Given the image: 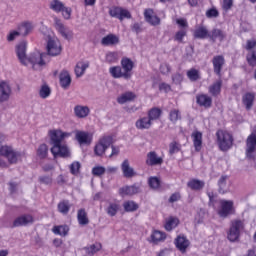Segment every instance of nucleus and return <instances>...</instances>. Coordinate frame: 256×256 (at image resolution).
Listing matches in <instances>:
<instances>
[{
	"label": "nucleus",
	"instance_id": "1",
	"mask_svg": "<svg viewBox=\"0 0 256 256\" xmlns=\"http://www.w3.org/2000/svg\"><path fill=\"white\" fill-rule=\"evenodd\" d=\"M71 137V133L63 132L61 130H52L50 131V141H51V153L54 157H71V152L67 144L63 143L64 139Z\"/></svg>",
	"mask_w": 256,
	"mask_h": 256
},
{
	"label": "nucleus",
	"instance_id": "2",
	"mask_svg": "<svg viewBox=\"0 0 256 256\" xmlns=\"http://www.w3.org/2000/svg\"><path fill=\"white\" fill-rule=\"evenodd\" d=\"M216 137L220 151H229V149L233 147V135H231L229 132L218 130Z\"/></svg>",
	"mask_w": 256,
	"mask_h": 256
},
{
	"label": "nucleus",
	"instance_id": "3",
	"mask_svg": "<svg viewBox=\"0 0 256 256\" xmlns=\"http://www.w3.org/2000/svg\"><path fill=\"white\" fill-rule=\"evenodd\" d=\"M47 57L46 53L34 52L30 54V57L27 58V65L31 63L34 71H41L47 63L45 62V58Z\"/></svg>",
	"mask_w": 256,
	"mask_h": 256
},
{
	"label": "nucleus",
	"instance_id": "4",
	"mask_svg": "<svg viewBox=\"0 0 256 256\" xmlns=\"http://www.w3.org/2000/svg\"><path fill=\"white\" fill-rule=\"evenodd\" d=\"M113 145V137L104 136L99 139L98 143L94 147V153L97 157H103L109 147Z\"/></svg>",
	"mask_w": 256,
	"mask_h": 256
},
{
	"label": "nucleus",
	"instance_id": "5",
	"mask_svg": "<svg viewBox=\"0 0 256 256\" xmlns=\"http://www.w3.org/2000/svg\"><path fill=\"white\" fill-rule=\"evenodd\" d=\"M245 224L241 220H233L230 225L227 237L233 243L239 239L241 231H243Z\"/></svg>",
	"mask_w": 256,
	"mask_h": 256
},
{
	"label": "nucleus",
	"instance_id": "6",
	"mask_svg": "<svg viewBox=\"0 0 256 256\" xmlns=\"http://www.w3.org/2000/svg\"><path fill=\"white\" fill-rule=\"evenodd\" d=\"M235 206L233 200H220V209L218 210L219 217L226 219L229 215H234Z\"/></svg>",
	"mask_w": 256,
	"mask_h": 256
},
{
	"label": "nucleus",
	"instance_id": "7",
	"mask_svg": "<svg viewBox=\"0 0 256 256\" xmlns=\"http://www.w3.org/2000/svg\"><path fill=\"white\" fill-rule=\"evenodd\" d=\"M0 156L5 157L9 163H17L21 157V153L13 150L11 146H2L0 147Z\"/></svg>",
	"mask_w": 256,
	"mask_h": 256
},
{
	"label": "nucleus",
	"instance_id": "8",
	"mask_svg": "<svg viewBox=\"0 0 256 256\" xmlns=\"http://www.w3.org/2000/svg\"><path fill=\"white\" fill-rule=\"evenodd\" d=\"M47 41V55L51 57H57V55H61V42L55 37L49 38Z\"/></svg>",
	"mask_w": 256,
	"mask_h": 256
},
{
	"label": "nucleus",
	"instance_id": "9",
	"mask_svg": "<svg viewBox=\"0 0 256 256\" xmlns=\"http://www.w3.org/2000/svg\"><path fill=\"white\" fill-rule=\"evenodd\" d=\"M11 95H13L11 85L6 81L0 82V103H7L11 99Z\"/></svg>",
	"mask_w": 256,
	"mask_h": 256
},
{
	"label": "nucleus",
	"instance_id": "10",
	"mask_svg": "<svg viewBox=\"0 0 256 256\" xmlns=\"http://www.w3.org/2000/svg\"><path fill=\"white\" fill-rule=\"evenodd\" d=\"M133 67H135V63L133 62V60H131V58H127V57L122 58L121 69L124 75H126L127 81L131 79V77H133Z\"/></svg>",
	"mask_w": 256,
	"mask_h": 256
},
{
	"label": "nucleus",
	"instance_id": "11",
	"mask_svg": "<svg viewBox=\"0 0 256 256\" xmlns=\"http://www.w3.org/2000/svg\"><path fill=\"white\" fill-rule=\"evenodd\" d=\"M16 55L21 63V65L27 66V42L22 41L16 45Z\"/></svg>",
	"mask_w": 256,
	"mask_h": 256
},
{
	"label": "nucleus",
	"instance_id": "12",
	"mask_svg": "<svg viewBox=\"0 0 256 256\" xmlns=\"http://www.w3.org/2000/svg\"><path fill=\"white\" fill-rule=\"evenodd\" d=\"M75 139L79 145H91L93 141V134L81 130H76Z\"/></svg>",
	"mask_w": 256,
	"mask_h": 256
},
{
	"label": "nucleus",
	"instance_id": "13",
	"mask_svg": "<svg viewBox=\"0 0 256 256\" xmlns=\"http://www.w3.org/2000/svg\"><path fill=\"white\" fill-rule=\"evenodd\" d=\"M35 29V24L32 21H23L17 26V30L20 33L21 37H28L33 33Z\"/></svg>",
	"mask_w": 256,
	"mask_h": 256
},
{
	"label": "nucleus",
	"instance_id": "14",
	"mask_svg": "<svg viewBox=\"0 0 256 256\" xmlns=\"http://www.w3.org/2000/svg\"><path fill=\"white\" fill-rule=\"evenodd\" d=\"M144 19L146 23L152 25V27H157V25H161V18L155 15V11L153 9L148 8L144 11Z\"/></svg>",
	"mask_w": 256,
	"mask_h": 256
},
{
	"label": "nucleus",
	"instance_id": "15",
	"mask_svg": "<svg viewBox=\"0 0 256 256\" xmlns=\"http://www.w3.org/2000/svg\"><path fill=\"white\" fill-rule=\"evenodd\" d=\"M138 193H141V185L139 184L124 186L119 189V195H121V197H125V196L131 197L133 195H137Z\"/></svg>",
	"mask_w": 256,
	"mask_h": 256
},
{
	"label": "nucleus",
	"instance_id": "16",
	"mask_svg": "<svg viewBox=\"0 0 256 256\" xmlns=\"http://www.w3.org/2000/svg\"><path fill=\"white\" fill-rule=\"evenodd\" d=\"M121 171H122L123 177H125L126 179H133V177L137 176V172H135V169L131 167L129 159H125L122 162Z\"/></svg>",
	"mask_w": 256,
	"mask_h": 256
},
{
	"label": "nucleus",
	"instance_id": "17",
	"mask_svg": "<svg viewBox=\"0 0 256 256\" xmlns=\"http://www.w3.org/2000/svg\"><path fill=\"white\" fill-rule=\"evenodd\" d=\"M214 73L221 77V71H223V67H225V57L223 55L214 56L212 59Z\"/></svg>",
	"mask_w": 256,
	"mask_h": 256
},
{
	"label": "nucleus",
	"instance_id": "18",
	"mask_svg": "<svg viewBox=\"0 0 256 256\" xmlns=\"http://www.w3.org/2000/svg\"><path fill=\"white\" fill-rule=\"evenodd\" d=\"M196 103L200 107H205V109H209V107L213 105V98H211L207 94H198L196 96Z\"/></svg>",
	"mask_w": 256,
	"mask_h": 256
},
{
	"label": "nucleus",
	"instance_id": "19",
	"mask_svg": "<svg viewBox=\"0 0 256 256\" xmlns=\"http://www.w3.org/2000/svg\"><path fill=\"white\" fill-rule=\"evenodd\" d=\"M218 187V192L222 195H225V193H229L231 189V182H229V177L221 176L218 180Z\"/></svg>",
	"mask_w": 256,
	"mask_h": 256
},
{
	"label": "nucleus",
	"instance_id": "20",
	"mask_svg": "<svg viewBox=\"0 0 256 256\" xmlns=\"http://www.w3.org/2000/svg\"><path fill=\"white\" fill-rule=\"evenodd\" d=\"M55 27L58 33H60L64 39H71L73 37V32H71L69 28H66L65 25L61 23V20L55 19Z\"/></svg>",
	"mask_w": 256,
	"mask_h": 256
},
{
	"label": "nucleus",
	"instance_id": "21",
	"mask_svg": "<svg viewBox=\"0 0 256 256\" xmlns=\"http://www.w3.org/2000/svg\"><path fill=\"white\" fill-rule=\"evenodd\" d=\"M146 165L154 167L155 165H163V158L157 155V152L151 151L147 154Z\"/></svg>",
	"mask_w": 256,
	"mask_h": 256
},
{
	"label": "nucleus",
	"instance_id": "22",
	"mask_svg": "<svg viewBox=\"0 0 256 256\" xmlns=\"http://www.w3.org/2000/svg\"><path fill=\"white\" fill-rule=\"evenodd\" d=\"M33 216L26 214L20 217H17L13 222V227H25L33 223Z\"/></svg>",
	"mask_w": 256,
	"mask_h": 256
},
{
	"label": "nucleus",
	"instance_id": "23",
	"mask_svg": "<svg viewBox=\"0 0 256 256\" xmlns=\"http://www.w3.org/2000/svg\"><path fill=\"white\" fill-rule=\"evenodd\" d=\"M59 81H60V87L62 89H69L71 87V74H69V71L63 70L59 75Z\"/></svg>",
	"mask_w": 256,
	"mask_h": 256
},
{
	"label": "nucleus",
	"instance_id": "24",
	"mask_svg": "<svg viewBox=\"0 0 256 256\" xmlns=\"http://www.w3.org/2000/svg\"><path fill=\"white\" fill-rule=\"evenodd\" d=\"M242 103L247 111L253 109V103H255V93L247 92L242 96Z\"/></svg>",
	"mask_w": 256,
	"mask_h": 256
},
{
	"label": "nucleus",
	"instance_id": "25",
	"mask_svg": "<svg viewBox=\"0 0 256 256\" xmlns=\"http://www.w3.org/2000/svg\"><path fill=\"white\" fill-rule=\"evenodd\" d=\"M89 113H91V109H89L88 106L76 105L74 107V114L78 119H85L86 117H89Z\"/></svg>",
	"mask_w": 256,
	"mask_h": 256
},
{
	"label": "nucleus",
	"instance_id": "26",
	"mask_svg": "<svg viewBox=\"0 0 256 256\" xmlns=\"http://www.w3.org/2000/svg\"><path fill=\"white\" fill-rule=\"evenodd\" d=\"M101 45L104 47H113V45H119V38L115 34H108L102 38Z\"/></svg>",
	"mask_w": 256,
	"mask_h": 256
},
{
	"label": "nucleus",
	"instance_id": "27",
	"mask_svg": "<svg viewBox=\"0 0 256 256\" xmlns=\"http://www.w3.org/2000/svg\"><path fill=\"white\" fill-rule=\"evenodd\" d=\"M135 99H137V95H135V93L128 91L123 93L121 96H119L117 98V102L120 105H125V103H129L131 101H135Z\"/></svg>",
	"mask_w": 256,
	"mask_h": 256
},
{
	"label": "nucleus",
	"instance_id": "28",
	"mask_svg": "<svg viewBox=\"0 0 256 256\" xmlns=\"http://www.w3.org/2000/svg\"><path fill=\"white\" fill-rule=\"evenodd\" d=\"M221 87H223V80L218 79L216 82L209 86L208 91L212 97H217L221 94Z\"/></svg>",
	"mask_w": 256,
	"mask_h": 256
},
{
	"label": "nucleus",
	"instance_id": "29",
	"mask_svg": "<svg viewBox=\"0 0 256 256\" xmlns=\"http://www.w3.org/2000/svg\"><path fill=\"white\" fill-rule=\"evenodd\" d=\"M87 69H89V61H80L76 64L75 66V75L76 77H83V75H85V71H87Z\"/></svg>",
	"mask_w": 256,
	"mask_h": 256
},
{
	"label": "nucleus",
	"instance_id": "30",
	"mask_svg": "<svg viewBox=\"0 0 256 256\" xmlns=\"http://www.w3.org/2000/svg\"><path fill=\"white\" fill-rule=\"evenodd\" d=\"M153 123L149 119V117H142L138 119L135 123L136 129L145 130V129H151V126Z\"/></svg>",
	"mask_w": 256,
	"mask_h": 256
},
{
	"label": "nucleus",
	"instance_id": "31",
	"mask_svg": "<svg viewBox=\"0 0 256 256\" xmlns=\"http://www.w3.org/2000/svg\"><path fill=\"white\" fill-rule=\"evenodd\" d=\"M226 35L225 32H223L221 29H213L211 31V33L208 36V39H210V41L212 43H215V41H223L225 39Z\"/></svg>",
	"mask_w": 256,
	"mask_h": 256
},
{
	"label": "nucleus",
	"instance_id": "32",
	"mask_svg": "<svg viewBox=\"0 0 256 256\" xmlns=\"http://www.w3.org/2000/svg\"><path fill=\"white\" fill-rule=\"evenodd\" d=\"M193 145L196 151H201L203 146V134L199 131L192 133Z\"/></svg>",
	"mask_w": 256,
	"mask_h": 256
},
{
	"label": "nucleus",
	"instance_id": "33",
	"mask_svg": "<svg viewBox=\"0 0 256 256\" xmlns=\"http://www.w3.org/2000/svg\"><path fill=\"white\" fill-rule=\"evenodd\" d=\"M175 245L179 251L185 253V251H187V247H189V240L184 236H178L175 240Z\"/></svg>",
	"mask_w": 256,
	"mask_h": 256
},
{
	"label": "nucleus",
	"instance_id": "34",
	"mask_svg": "<svg viewBox=\"0 0 256 256\" xmlns=\"http://www.w3.org/2000/svg\"><path fill=\"white\" fill-rule=\"evenodd\" d=\"M109 73L114 79H127L121 66H114L109 68Z\"/></svg>",
	"mask_w": 256,
	"mask_h": 256
},
{
	"label": "nucleus",
	"instance_id": "35",
	"mask_svg": "<svg viewBox=\"0 0 256 256\" xmlns=\"http://www.w3.org/2000/svg\"><path fill=\"white\" fill-rule=\"evenodd\" d=\"M187 186L189 189H192V191H201V189L205 187V182L203 180L192 179L187 183Z\"/></svg>",
	"mask_w": 256,
	"mask_h": 256
},
{
	"label": "nucleus",
	"instance_id": "36",
	"mask_svg": "<svg viewBox=\"0 0 256 256\" xmlns=\"http://www.w3.org/2000/svg\"><path fill=\"white\" fill-rule=\"evenodd\" d=\"M58 211L62 215H68L69 211H71V203L69 200H62L58 203Z\"/></svg>",
	"mask_w": 256,
	"mask_h": 256
},
{
	"label": "nucleus",
	"instance_id": "37",
	"mask_svg": "<svg viewBox=\"0 0 256 256\" xmlns=\"http://www.w3.org/2000/svg\"><path fill=\"white\" fill-rule=\"evenodd\" d=\"M209 35V30L205 26H200L194 31L195 39H207Z\"/></svg>",
	"mask_w": 256,
	"mask_h": 256
},
{
	"label": "nucleus",
	"instance_id": "38",
	"mask_svg": "<svg viewBox=\"0 0 256 256\" xmlns=\"http://www.w3.org/2000/svg\"><path fill=\"white\" fill-rule=\"evenodd\" d=\"M77 219L79 225H89V218L87 217V211H85V208L78 210Z\"/></svg>",
	"mask_w": 256,
	"mask_h": 256
},
{
	"label": "nucleus",
	"instance_id": "39",
	"mask_svg": "<svg viewBox=\"0 0 256 256\" xmlns=\"http://www.w3.org/2000/svg\"><path fill=\"white\" fill-rule=\"evenodd\" d=\"M177 225H179V218L169 217L166 220V224L164 227H165L166 231H173V229H175V227H177Z\"/></svg>",
	"mask_w": 256,
	"mask_h": 256
},
{
	"label": "nucleus",
	"instance_id": "40",
	"mask_svg": "<svg viewBox=\"0 0 256 256\" xmlns=\"http://www.w3.org/2000/svg\"><path fill=\"white\" fill-rule=\"evenodd\" d=\"M163 111L157 107H154L148 111V118L153 121H157L162 115Z\"/></svg>",
	"mask_w": 256,
	"mask_h": 256
},
{
	"label": "nucleus",
	"instance_id": "41",
	"mask_svg": "<svg viewBox=\"0 0 256 256\" xmlns=\"http://www.w3.org/2000/svg\"><path fill=\"white\" fill-rule=\"evenodd\" d=\"M64 7L65 4H63V2H61L60 0H52L50 2V9H52V11H55L56 13H61Z\"/></svg>",
	"mask_w": 256,
	"mask_h": 256
},
{
	"label": "nucleus",
	"instance_id": "42",
	"mask_svg": "<svg viewBox=\"0 0 256 256\" xmlns=\"http://www.w3.org/2000/svg\"><path fill=\"white\" fill-rule=\"evenodd\" d=\"M187 77L190 81H199L201 79V73L195 68H191L187 71Z\"/></svg>",
	"mask_w": 256,
	"mask_h": 256
},
{
	"label": "nucleus",
	"instance_id": "43",
	"mask_svg": "<svg viewBox=\"0 0 256 256\" xmlns=\"http://www.w3.org/2000/svg\"><path fill=\"white\" fill-rule=\"evenodd\" d=\"M169 119L171 123L181 121V111H179V109H172L169 113Z\"/></svg>",
	"mask_w": 256,
	"mask_h": 256
},
{
	"label": "nucleus",
	"instance_id": "44",
	"mask_svg": "<svg viewBox=\"0 0 256 256\" xmlns=\"http://www.w3.org/2000/svg\"><path fill=\"white\" fill-rule=\"evenodd\" d=\"M48 153L49 148L47 147V144H41L37 149V156L39 157V159H45Z\"/></svg>",
	"mask_w": 256,
	"mask_h": 256
},
{
	"label": "nucleus",
	"instance_id": "45",
	"mask_svg": "<svg viewBox=\"0 0 256 256\" xmlns=\"http://www.w3.org/2000/svg\"><path fill=\"white\" fill-rule=\"evenodd\" d=\"M53 231L56 235H61L62 237H65L67 233H69V226H55Z\"/></svg>",
	"mask_w": 256,
	"mask_h": 256
},
{
	"label": "nucleus",
	"instance_id": "46",
	"mask_svg": "<svg viewBox=\"0 0 256 256\" xmlns=\"http://www.w3.org/2000/svg\"><path fill=\"white\" fill-rule=\"evenodd\" d=\"M50 95H51V88L49 87V85L47 84L42 85L39 90V96L41 97V99H47V97H49Z\"/></svg>",
	"mask_w": 256,
	"mask_h": 256
},
{
	"label": "nucleus",
	"instance_id": "47",
	"mask_svg": "<svg viewBox=\"0 0 256 256\" xmlns=\"http://www.w3.org/2000/svg\"><path fill=\"white\" fill-rule=\"evenodd\" d=\"M166 237L167 236L165 235V233L159 230H155L151 235V239L153 243H158V241H163L164 239H166Z\"/></svg>",
	"mask_w": 256,
	"mask_h": 256
},
{
	"label": "nucleus",
	"instance_id": "48",
	"mask_svg": "<svg viewBox=\"0 0 256 256\" xmlns=\"http://www.w3.org/2000/svg\"><path fill=\"white\" fill-rule=\"evenodd\" d=\"M181 151V144L177 141H172L169 144V155H175Z\"/></svg>",
	"mask_w": 256,
	"mask_h": 256
},
{
	"label": "nucleus",
	"instance_id": "49",
	"mask_svg": "<svg viewBox=\"0 0 256 256\" xmlns=\"http://www.w3.org/2000/svg\"><path fill=\"white\" fill-rule=\"evenodd\" d=\"M119 211V204L110 203L106 212L110 217H115Z\"/></svg>",
	"mask_w": 256,
	"mask_h": 256
},
{
	"label": "nucleus",
	"instance_id": "50",
	"mask_svg": "<svg viewBox=\"0 0 256 256\" xmlns=\"http://www.w3.org/2000/svg\"><path fill=\"white\" fill-rule=\"evenodd\" d=\"M101 243L92 244L89 247L85 248L87 255L93 256L94 253L101 251Z\"/></svg>",
	"mask_w": 256,
	"mask_h": 256
},
{
	"label": "nucleus",
	"instance_id": "51",
	"mask_svg": "<svg viewBox=\"0 0 256 256\" xmlns=\"http://www.w3.org/2000/svg\"><path fill=\"white\" fill-rule=\"evenodd\" d=\"M123 207H124V210L127 211L128 213L137 211V209H139V205H137V203H135L134 201L125 202Z\"/></svg>",
	"mask_w": 256,
	"mask_h": 256
},
{
	"label": "nucleus",
	"instance_id": "52",
	"mask_svg": "<svg viewBox=\"0 0 256 256\" xmlns=\"http://www.w3.org/2000/svg\"><path fill=\"white\" fill-rule=\"evenodd\" d=\"M40 33H42V35L44 36V39L46 41H49V39H53V36H52V32H51V29H49L47 26L45 25H42L40 27Z\"/></svg>",
	"mask_w": 256,
	"mask_h": 256
},
{
	"label": "nucleus",
	"instance_id": "53",
	"mask_svg": "<svg viewBox=\"0 0 256 256\" xmlns=\"http://www.w3.org/2000/svg\"><path fill=\"white\" fill-rule=\"evenodd\" d=\"M148 183L151 189H159L161 187V180L157 177H150Z\"/></svg>",
	"mask_w": 256,
	"mask_h": 256
},
{
	"label": "nucleus",
	"instance_id": "54",
	"mask_svg": "<svg viewBox=\"0 0 256 256\" xmlns=\"http://www.w3.org/2000/svg\"><path fill=\"white\" fill-rule=\"evenodd\" d=\"M105 171H107L105 169V167L103 166H95L93 169H92V174L95 176V177H101V175H105Z\"/></svg>",
	"mask_w": 256,
	"mask_h": 256
},
{
	"label": "nucleus",
	"instance_id": "55",
	"mask_svg": "<svg viewBox=\"0 0 256 256\" xmlns=\"http://www.w3.org/2000/svg\"><path fill=\"white\" fill-rule=\"evenodd\" d=\"M119 57L117 55V52H109L106 54V61L107 63H117Z\"/></svg>",
	"mask_w": 256,
	"mask_h": 256
},
{
	"label": "nucleus",
	"instance_id": "56",
	"mask_svg": "<svg viewBox=\"0 0 256 256\" xmlns=\"http://www.w3.org/2000/svg\"><path fill=\"white\" fill-rule=\"evenodd\" d=\"M80 169H81V163L79 162H73L70 165V172L72 173V175H79Z\"/></svg>",
	"mask_w": 256,
	"mask_h": 256
},
{
	"label": "nucleus",
	"instance_id": "57",
	"mask_svg": "<svg viewBox=\"0 0 256 256\" xmlns=\"http://www.w3.org/2000/svg\"><path fill=\"white\" fill-rule=\"evenodd\" d=\"M118 19H120V21H123V19H131V12H129V10H127V9L121 8L120 16Z\"/></svg>",
	"mask_w": 256,
	"mask_h": 256
},
{
	"label": "nucleus",
	"instance_id": "58",
	"mask_svg": "<svg viewBox=\"0 0 256 256\" xmlns=\"http://www.w3.org/2000/svg\"><path fill=\"white\" fill-rule=\"evenodd\" d=\"M247 61L251 67L256 66V50L252 51V53L247 56Z\"/></svg>",
	"mask_w": 256,
	"mask_h": 256
},
{
	"label": "nucleus",
	"instance_id": "59",
	"mask_svg": "<svg viewBox=\"0 0 256 256\" xmlns=\"http://www.w3.org/2000/svg\"><path fill=\"white\" fill-rule=\"evenodd\" d=\"M206 17H208V19L217 18L219 17V11H217V9L215 8H211L208 11H206Z\"/></svg>",
	"mask_w": 256,
	"mask_h": 256
},
{
	"label": "nucleus",
	"instance_id": "60",
	"mask_svg": "<svg viewBox=\"0 0 256 256\" xmlns=\"http://www.w3.org/2000/svg\"><path fill=\"white\" fill-rule=\"evenodd\" d=\"M121 14V8L120 7H114L109 10V15L111 17H115L116 19H119Z\"/></svg>",
	"mask_w": 256,
	"mask_h": 256
},
{
	"label": "nucleus",
	"instance_id": "61",
	"mask_svg": "<svg viewBox=\"0 0 256 256\" xmlns=\"http://www.w3.org/2000/svg\"><path fill=\"white\" fill-rule=\"evenodd\" d=\"M17 37H21V33H19L18 29L9 33V35L7 36V41H15Z\"/></svg>",
	"mask_w": 256,
	"mask_h": 256
},
{
	"label": "nucleus",
	"instance_id": "62",
	"mask_svg": "<svg viewBox=\"0 0 256 256\" xmlns=\"http://www.w3.org/2000/svg\"><path fill=\"white\" fill-rule=\"evenodd\" d=\"M39 181L40 183H43V185H51V183H53V178H51V176H40Z\"/></svg>",
	"mask_w": 256,
	"mask_h": 256
},
{
	"label": "nucleus",
	"instance_id": "63",
	"mask_svg": "<svg viewBox=\"0 0 256 256\" xmlns=\"http://www.w3.org/2000/svg\"><path fill=\"white\" fill-rule=\"evenodd\" d=\"M172 81L173 83H175V85H181L183 81V75H181L180 73L172 75Z\"/></svg>",
	"mask_w": 256,
	"mask_h": 256
},
{
	"label": "nucleus",
	"instance_id": "64",
	"mask_svg": "<svg viewBox=\"0 0 256 256\" xmlns=\"http://www.w3.org/2000/svg\"><path fill=\"white\" fill-rule=\"evenodd\" d=\"M60 13H62L64 19H71V8L64 6L63 10L60 11Z\"/></svg>",
	"mask_w": 256,
	"mask_h": 256
}]
</instances>
